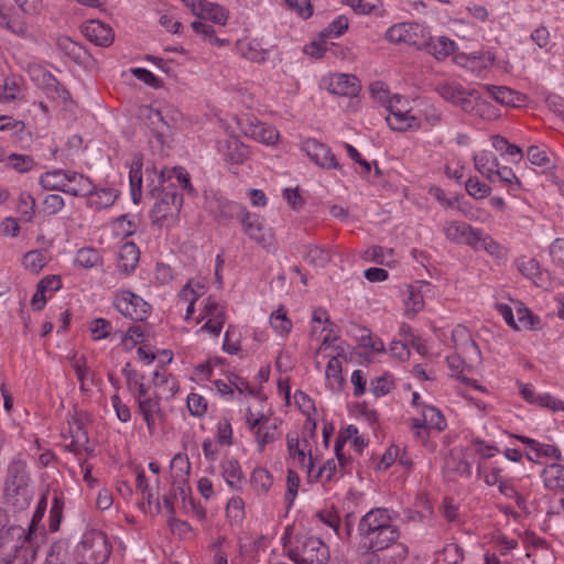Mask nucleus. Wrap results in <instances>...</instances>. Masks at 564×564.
<instances>
[{
  "instance_id": "obj_33",
  "label": "nucleus",
  "mask_w": 564,
  "mask_h": 564,
  "mask_svg": "<svg viewBox=\"0 0 564 564\" xmlns=\"http://www.w3.org/2000/svg\"><path fill=\"white\" fill-rule=\"evenodd\" d=\"M69 170L55 169L40 175L39 183L46 191L65 193Z\"/></svg>"
},
{
  "instance_id": "obj_17",
  "label": "nucleus",
  "mask_w": 564,
  "mask_h": 564,
  "mask_svg": "<svg viewBox=\"0 0 564 564\" xmlns=\"http://www.w3.org/2000/svg\"><path fill=\"white\" fill-rule=\"evenodd\" d=\"M453 62L466 68L473 75L482 77L485 73L494 65L495 56L489 52H474L470 54L460 52L454 55Z\"/></svg>"
},
{
  "instance_id": "obj_5",
  "label": "nucleus",
  "mask_w": 564,
  "mask_h": 564,
  "mask_svg": "<svg viewBox=\"0 0 564 564\" xmlns=\"http://www.w3.org/2000/svg\"><path fill=\"white\" fill-rule=\"evenodd\" d=\"M289 556L297 563L325 564L329 558V551L319 538L303 535L289 550Z\"/></svg>"
},
{
  "instance_id": "obj_39",
  "label": "nucleus",
  "mask_w": 564,
  "mask_h": 564,
  "mask_svg": "<svg viewBox=\"0 0 564 564\" xmlns=\"http://www.w3.org/2000/svg\"><path fill=\"white\" fill-rule=\"evenodd\" d=\"M514 310H516V327L514 330L522 329H538L540 328V318L535 316L522 302L514 301Z\"/></svg>"
},
{
  "instance_id": "obj_9",
  "label": "nucleus",
  "mask_w": 564,
  "mask_h": 564,
  "mask_svg": "<svg viewBox=\"0 0 564 564\" xmlns=\"http://www.w3.org/2000/svg\"><path fill=\"white\" fill-rule=\"evenodd\" d=\"M226 319V307L209 296L203 301V306L196 318L197 324L205 322L203 326L197 330V334L208 333L217 337L221 333Z\"/></svg>"
},
{
  "instance_id": "obj_36",
  "label": "nucleus",
  "mask_w": 564,
  "mask_h": 564,
  "mask_svg": "<svg viewBox=\"0 0 564 564\" xmlns=\"http://www.w3.org/2000/svg\"><path fill=\"white\" fill-rule=\"evenodd\" d=\"M147 191L153 197L156 198L163 195L164 191H172L170 185L164 186L167 180L166 171L158 172L155 169L145 170Z\"/></svg>"
},
{
  "instance_id": "obj_16",
  "label": "nucleus",
  "mask_w": 564,
  "mask_h": 564,
  "mask_svg": "<svg viewBox=\"0 0 564 564\" xmlns=\"http://www.w3.org/2000/svg\"><path fill=\"white\" fill-rule=\"evenodd\" d=\"M186 8L199 19L210 20L216 24L226 25L229 11L223 6L208 0H182Z\"/></svg>"
},
{
  "instance_id": "obj_30",
  "label": "nucleus",
  "mask_w": 564,
  "mask_h": 564,
  "mask_svg": "<svg viewBox=\"0 0 564 564\" xmlns=\"http://www.w3.org/2000/svg\"><path fill=\"white\" fill-rule=\"evenodd\" d=\"M139 260V248L134 242L127 241L120 247L117 267L121 272L129 274L137 268Z\"/></svg>"
},
{
  "instance_id": "obj_64",
  "label": "nucleus",
  "mask_w": 564,
  "mask_h": 564,
  "mask_svg": "<svg viewBox=\"0 0 564 564\" xmlns=\"http://www.w3.org/2000/svg\"><path fill=\"white\" fill-rule=\"evenodd\" d=\"M68 552L66 543L57 541L51 545L45 564H66Z\"/></svg>"
},
{
  "instance_id": "obj_46",
  "label": "nucleus",
  "mask_w": 564,
  "mask_h": 564,
  "mask_svg": "<svg viewBox=\"0 0 564 564\" xmlns=\"http://www.w3.org/2000/svg\"><path fill=\"white\" fill-rule=\"evenodd\" d=\"M251 485L258 495H267L273 485V476L267 468L258 467L251 474Z\"/></svg>"
},
{
  "instance_id": "obj_18",
  "label": "nucleus",
  "mask_w": 564,
  "mask_h": 564,
  "mask_svg": "<svg viewBox=\"0 0 564 564\" xmlns=\"http://www.w3.org/2000/svg\"><path fill=\"white\" fill-rule=\"evenodd\" d=\"M217 149L229 169L243 164L250 156L249 148L236 137L219 141Z\"/></svg>"
},
{
  "instance_id": "obj_22",
  "label": "nucleus",
  "mask_w": 564,
  "mask_h": 564,
  "mask_svg": "<svg viewBox=\"0 0 564 564\" xmlns=\"http://www.w3.org/2000/svg\"><path fill=\"white\" fill-rule=\"evenodd\" d=\"M236 47L238 54L248 61L261 64L269 58L270 48L263 44L261 39L242 37L237 41Z\"/></svg>"
},
{
  "instance_id": "obj_8",
  "label": "nucleus",
  "mask_w": 564,
  "mask_h": 564,
  "mask_svg": "<svg viewBox=\"0 0 564 564\" xmlns=\"http://www.w3.org/2000/svg\"><path fill=\"white\" fill-rule=\"evenodd\" d=\"M116 310L132 321H145L151 314V305L130 290H118L113 297Z\"/></svg>"
},
{
  "instance_id": "obj_38",
  "label": "nucleus",
  "mask_w": 564,
  "mask_h": 564,
  "mask_svg": "<svg viewBox=\"0 0 564 564\" xmlns=\"http://www.w3.org/2000/svg\"><path fill=\"white\" fill-rule=\"evenodd\" d=\"M503 469L496 463L477 462L476 475L482 479L487 486H497L505 478L502 476Z\"/></svg>"
},
{
  "instance_id": "obj_37",
  "label": "nucleus",
  "mask_w": 564,
  "mask_h": 564,
  "mask_svg": "<svg viewBox=\"0 0 564 564\" xmlns=\"http://www.w3.org/2000/svg\"><path fill=\"white\" fill-rule=\"evenodd\" d=\"M118 197L117 191L110 187L96 188L86 196L87 205L96 209H104L112 206Z\"/></svg>"
},
{
  "instance_id": "obj_51",
  "label": "nucleus",
  "mask_w": 564,
  "mask_h": 564,
  "mask_svg": "<svg viewBox=\"0 0 564 564\" xmlns=\"http://www.w3.org/2000/svg\"><path fill=\"white\" fill-rule=\"evenodd\" d=\"M48 262V253L44 250H31L23 257V265L26 270L39 273Z\"/></svg>"
},
{
  "instance_id": "obj_26",
  "label": "nucleus",
  "mask_w": 564,
  "mask_h": 564,
  "mask_svg": "<svg viewBox=\"0 0 564 564\" xmlns=\"http://www.w3.org/2000/svg\"><path fill=\"white\" fill-rule=\"evenodd\" d=\"M469 101L471 109L464 110L465 112L487 121H492L500 117V109L490 101L481 98L477 90H471Z\"/></svg>"
},
{
  "instance_id": "obj_4",
  "label": "nucleus",
  "mask_w": 564,
  "mask_h": 564,
  "mask_svg": "<svg viewBox=\"0 0 564 564\" xmlns=\"http://www.w3.org/2000/svg\"><path fill=\"white\" fill-rule=\"evenodd\" d=\"M387 124L393 131H417L421 129V117L416 116L408 98L393 95L387 105Z\"/></svg>"
},
{
  "instance_id": "obj_6",
  "label": "nucleus",
  "mask_w": 564,
  "mask_h": 564,
  "mask_svg": "<svg viewBox=\"0 0 564 564\" xmlns=\"http://www.w3.org/2000/svg\"><path fill=\"white\" fill-rule=\"evenodd\" d=\"M225 207L230 212L240 209V223L243 232L262 248L269 249L273 245V236L270 229L264 227V220L261 216L250 213L232 202H227Z\"/></svg>"
},
{
  "instance_id": "obj_14",
  "label": "nucleus",
  "mask_w": 564,
  "mask_h": 564,
  "mask_svg": "<svg viewBox=\"0 0 564 564\" xmlns=\"http://www.w3.org/2000/svg\"><path fill=\"white\" fill-rule=\"evenodd\" d=\"M426 36V29L416 22H401L391 25L384 39L392 44H421Z\"/></svg>"
},
{
  "instance_id": "obj_44",
  "label": "nucleus",
  "mask_w": 564,
  "mask_h": 564,
  "mask_svg": "<svg viewBox=\"0 0 564 564\" xmlns=\"http://www.w3.org/2000/svg\"><path fill=\"white\" fill-rule=\"evenodd\" d=\"M467 452L471 455L478 456L477 462H488L490 458L500 453V449L491 443H486L480 438H475L467 447Z\"/></svg>"
},
{
  "instance_id": "obj_29",
  "label": "nucleus",
  "mask_w": 564,
  "mask_h": 564,
  "mask_svg": "<svg viewBox=\"0 0 564 564\" xmlns=\"http://www.w3.org/2000/svg\"><path fill=\"white\" fill-rule=\"evenodd\" d=\"M0 28H4L20 37H29L30 30L26 22L11 10L0 7Z\"/></svg>"
},
{
  "instance_id": "obj_35",
  "label": "nucleus",
  "mask_w": 564,
  "mask_h": 564,
  "mask_svg": "<svg viewBox=\"0 0 564 564\" xmlns=\"http://www.w3.org/2000/svg\"><path fill=\"white\" fill-rule=\"evenodd\" d=\"M122 375L126 379V384L133 399L149 392V387L144 382V376L132 368L131 364H126L122 368Z\"/></svg>"
},
{
  "instance_id": "obj_10",
  "label": "nucleus",
  "mask_w": 564,
  "mask_h": 564,
  "mask_svg": "<svg viewBox=\"0 0 564 564\" xmlns=\"http://www.w3.org/2000/svg\"><path fill=\"white\" fill-rule=\"evenodd\" d=\"M159 200L154 204L151 217L154 224L173 225L181 212L183 205V197L178 195L175 189L164 191L163 195L158 197Z\"/></svg>"
},
{
  "instance_id": "obj_42",
  "label": "nucleus",
  "mask_w": 564,
  "mask_h": 564,
  "mask_svg": "<svg viewBox=\"0 0 564 564\" xmlns=\"http://www.w3.org/2000/svg\"><path fill=\"white\" fill-rule=\"evenodd\" d=\"M221 475L227 482L234 489L240 487L242 480V470L237 459L230 457L226 458L221 463Z\"/></svg>"
},
{
  "instance_id": "obj_50",
  "label": "nucleus",
  "mask_w": 564,
  "mask_h": 564,
  "mask_svg": "<svg viewBox=\"0 0 564 564\" xmlns=\"http://www.w3.org/2000/svg\"><path fill=\"white\" fill-rule=\"evenodd\" d=\"M142 162L140 159L133 160L130 171H129V180H130V192L132 196L133 203L138 204L141 199V186H142Z\"/></svg>"
},
{
  "instance_id": "obj_60",
  "label": "nucleus",
  "mask_w": 564,
  "mask_h": 564,
  "mask_svg": "<svg viewBox=\"0 0 564 564\" xmlns=\"http://www.w3.org/2000/svg\"><path fill=\"white\" fill-rule=\"evenodd\" d=\"M64 509V499L62 495L55 494L52 501V507L48 517V527L51 532H56L59 529Z\"/></svg>"
},
{
  "instance_id": "obj_43",
  "label": "nucleus",
  "mask_w": 564,
  "mask_h": 564,
  "mask_svg": "<svg viewBox=\"0 0 564 564\" xmlns=\"http://www.w3.org/2000/svg\"><path fill=\"white\" fill-rule=\"evenodd\" d=\"M482 87L500 105L516 106L519 100L518 94L509 87L495 85H484Z\"/></svg>"
},
{
  "instance_id": "obj_24",
  "label": "nucleus",
  "mask_w": 564,
  "mask_h": 564,
  "mask_svg": "<svg viewBox=\"0 0 564 564\" xmlns=\"http://www.w3.org/2000/svg\"><path fill=\"white\" fill-rule=\"evenodd\" d=\"M336 355L332 356L327 362L325 370V380L327 388L334 392L339 393L345 387V378L343 376V364L340 358H345V350L337 347Z\"/></svg>"
},
{
  "instance_id": "obj_3",
  "label": "nucleus",
  "mask_w": 564,
  "mask_h": 564,
  "mask_svg": "<svg viewBox=\"0 0 564 564\" xmlns=\"http://www.w3.org/2000/svg\"><path fill=\"white\" fill-rule=\"evenodd\" d=\"M245 420L248 429L254 436V442L260 452L282 436V421L279 417L263 412L256 413L251 409H247Z\"/></svg>"
},
{
  "instance_id": "obj_12",
  "label": "nucleus",
  "mask_w": 564,
  "mask_h": 564,
  "mask_svg": "<svg viewBox=\"0 0 564 564\" xmlns=\"http://www.w3.org/2000/svg\"><path fill=\"white\" fill-rule=\"evenodd\" d=\"M301 149L310 160L323 170H341V164L336 159L332 149L315 138H307L302 141Z\"/></svg>"
},
{
  "instance_id": "obj_21",
  "label": "nucleus",
  "mask_w": 564,
  "mask_h": 564,
  "mask_svg": "<svg viewBox=\"0 0 564 564\" xmlns=\"http://www.w3.org/2000/svg\"><path fill=\"white\" fill-rule=\"evenodd\" d=\"M82 32L89 42L101 47L110 46L115 40L112 28L100 20L85 22Z\"/></svg>"
},
{
  "instance_id": "obj_28",
  "label": "nucleus",
  "mask_w": 564,
  "mask_h": 564,
  "mask_svg": "<svg viewBox=\"0 0 564 564\" xmlns=\"http://www.w3.org/2000/svg\"><path fill=\"white\" fill-rule=\"evenodd\" d=\"M65 194L74 197H86L94 192V183L88 176L73 170H69Z\"/></svg>"
},
{
  "instance_id": "obj_13",
  "label": "nucleus",
  "mask_w": 564,
  "mask_h": 564,
  "mask_svg": "<svg viewBox=\"0 0 564 564\" xmlns=\"http://www.w3.org/2000/svg\"><path fill=\"white\" fill-rule=\"evenodd\" d=\"M134 401L138 405V413L147 424L149 434L153 435L164 416L160 397L149 391L135 398Z\"/></svg>"
},
{
  "instance_id": "obj_53",
  "label": "nucleus",
  "mask_w": 564,
  "mask_h": 564,
  "mask_svg": "<svg viewBox=\"0 0 564 564\" xmlns=\"http://www.w3.org/2000/svg\"><path fill=\"white\" fill-rule=\"evenodd\" d=\"M35 161L31 155L21 153H11L8 156L7 167L14 170L18 173H28L35 166Z\"/></svg>"
},
{
  "instance_id": "obj_32",
  "label": "nucleus",
  "mask_w": 564,
  "mask_h": 564,
  "mask_svg": "<svg viewBox=\"0 0 564 564\" xmlns=\"http://www.w3.org/2000/svg\"><path fill=\"white\" fill-rule=\"evenodd\" d=\"M474 242L475 245L471 247L474 250H485L498 260H507V248L500 245L489 235L485 234L484 230L480 229V235H477Z\"/></svg>"
},
{
  "instance_id": "obj_52",
  "label": "nucleus",
  "mask_w": 564,
  "mask_h": 564,
  "mask_svg": "<svg viewBox=\"0 0 564 564\" xmlns=\"http://www.w3.org/2000/svg\"><path fill=\"white\" fill-rule=\"evenodd\" d=\"M17 212L20 215V219L25 223L32 221L35 214V199L34 197L28 193L22 192L19 195L18 204H17Z\"/></svg>"
},
{
  "instance_id": "obj_41",
  "label": "nucleus",
  "mask_w": 564,
  "mask_h": 564,
  "mask_svg": "<svg viewBox=\"0 0 564 564\" xmlns=\"http://www.w3.org/2000/svg\"><path fill=\"white\" fill-rule=\"evenodd\" d=\"M420 414L421 416H423L425 429L427 430H435L436 432H442L447 426L443 413L434 405L422 404V411Z\"/></svg>"
},
{
  "instance_id": "obj_58",
  "label": "nucleus",
  "mask_w": 564,
  "mask_h": 564,
  "mask_svg": "<svg viewBox=\"0 0 564 564\" xmlns=\"http://www.w3.org/2000/svg\"><path fill=\"white\" fill-rule=\"evenodd\" d=\"M367 257L376 263L388 267H391L393 263H395L393 249L375 246L367 250Z\"/></svg>"
},
{
  "instance_id": "obj_20",
  "label": "nucleus",
  "mask_w": 564,
  "mask_h": 564,
  "mask_svg": "<svg viewBox=\"0 0 564 564\" xmlns=\"http://www.w3.org/2000/svg\"><path fill=\"white\" fill-rule=\"evenodd\" d=\"M443 234L451 242L458 245H467L473 247L480 229L471 227L469 224L459 220H447L443 224Z\"/></svg>"
},
{
  "instance_id": "obj_57",
  "label": "nucleus",
  "mask_w": 564,
  "mask_h": 564,
  "mask_svg": "<svg viewBox=\"0 0 564 564\" xmlns=\"http://www.w3.org/2000/svg\"><path fill=\"white\" fill-rule=\"evenodd\" d=\"M226 517L231 524L240 523L245 518V502L242 498L236 496L228 500L226 506Z\"/></svg>"
},
{
  "instance_id": "obj_62",
  "label": "nucleus",
  "mask_w": 564,
  "mask_h": 564,
  "mask_svg": "<svg viewBox=\"0 0 564 564\" xmlns=\"http://www.w3.org/2000/svg\"><path fill=\"white\" fill-rule=\"evenodd\" d=\"M494 173V182L499 181L503 185L511 186L512 189L520 188L521 183L511 167L501 165L499 163L498 167Z\"/></svg>"
},
{
  "instance_id": "obj_56",
  "label": "nucleus",
  "mask_w": 564,
  "mask_h": 564,
  "mask_svg": "<svg viewBox=\"0 0 564 564\" xmlns=\"http://www.w3.org/2000/svg\"><path fill=\"white\" fill-rule=\"evenodd\" d=\"M47 508V496L46 494L42 495L41 498L37 501L35 511L32 516L31 523L29 525L28 534L25 535V540L31 542L33 539V535L37 532V525L41 523L45 511Z\"/></svg>"
},
{
  "instance_id": "obj_11",
  "label": "nucleus",
  "mask_w": 564,
  "mask_h": 564,
  "mask_svg": "<svg viewBox=\"0 0 564 564\" xmlns=\"http://www.w3.org/2000/svg\"><path fill=\"white\" fill-rule=\"evenodd\" d=\"M78 552L86 564H102L109 556L106 536L99 531H89L83 535Z\"/></svg>"
},
{
  "instance_id": "obj_49",
  "label": "nucleus",
  "mask_w": 564,
  "mask_h": 564,
  "mask_svg": "<svg viewBox=\"0 0 564 564\" xmlns=\"http://www.w3.org/2000/svg\"><path fill=\"white\" fill-rule=\"evenodd\" d=\"M270 325L276 335L286 337L293 327L292 321L286 316L282 307L273 311L270 315Z\"/></svg>"
},
{
  "instance_id": "obj_31",
  "label": "nucleus",
  "mask_w": 564,
  "mask_h": 564,
  "mask_svg": "<svg viewBox=\"0 0 564 564\" xmlns=\"http://www.w3.org/2000/svg\"><path fill=\"white\" fill-rule=\"evenodd\" d=\"M474 167L489 182H494V172L499 165L498 158L488 150H482L473 155Z\"/></svg>"
},
{
  "instance_id": "obj_7",
  "label": "nucleus",
  "mask_w": 564,
  "mask_h": 564,
  "mask_svg": "<svg viewBox=\"0 0 564 564\" xmlns=\"http://www.w3.org/2000/svg\"><path fill=\"white\" fill-rule=\"evenodd\" d=\"M314 432L311 434H303L300 436L296 433H289L286 435V451L288 459L296 463L305 469L307 478L313 477L315 468V458L312 455V442Z\"/></svg>"
},
{
  "instance_id": "obj_27",
  "label": "nucleus",
  "mask_w": 564,
  "mask_h": 564,
  "mask_svg": "<svg viewBox=\"0 0 564 564\" xmlns=\"http://www.w3.org/2000/svg\"><path fill=\"white\" fill-rule=\"evenodd\" d=\"M245 133L253 140L267 145H273L279 140V131L270 124L251 120L245 128Z\"/></svg>"
},
{
  "instance_id": "obj_45",
  "label": "nucleus",
  "mask_w": 564,
  "mask_h": 564,
  "mask_svg": "<svg viewBox=\"0 0 564 564\" xmlns=\"http://www.w3.org/2000/svg\"><path fill=\"white\" fill-rule=\"evenodd\" d=\"M542 457L561 460L563 456L561 449L557 446L540 443L538 441L534 447H532V451L527 453V458L530 462H538Z\"/></svg>"
},
{
  "instance_id": "obj_34",
  "label": "nucleus",
  "mask_w": 564,
  "mask_h": 564,
  "mask_svg": "<svg viewBox=\"0 0 564 564\" xmlns=\"http://www.w3.org/2000/svg\"><path fill=\"white\" fill-rule=\"evenodd\" d=\"M457 43L446 36L431 37L429 42V52L438 61L457 54Z\"/></svg>"
},
{
  "instance_id": "obj_54",
  "label": "nucleus",
  "mask_w": 564,
  "mask_h": 564,
  "mask_svg": "<svg viewBox=\"0 0 564 564\" xmlns=\"http://www.w3.org/2000/svg\"><path fill=\"white\" fill-rule=\"evenodd\" d=\"M393 388L394 382L392 376L389 373H383L371 379L369 389L376 398H381L389 394Z\"/></svg>"
},
{
  "instance_id": "obj_1",
  "label": "nucleus",
  "mask_w": 564,
  "mask_h": 564,
  "mask_svg": "<svg viewBox=\"0 0 564 564\" xmlns=\"http://www.w3.org/2000/svg\"><path fill=\"white\" fill-rule=\"evenodd\" d=\"M395 520L397 513L387 508H372L366 512L357 525L360 547L370 552V555L392 547L395 560L403 562L409 550L399 542L401 531Z\"/></svg>"
},
{
  "instance_id": "obj_40",
  "label": "nucleus",
  "mask_w": 564,
  "mask_h": 564,
  "mask_svg": "<svg viewBox=\"0 0 564 564\" xmlns=\"http://www.w3.org/2000/svg\"><path fill=\"white\" fill-rule=\"evenodd\" d=\"M140 226V218L137 215H121L111 223V230L118 238L132 236Z\"/></svg>"
},
{
  "instance_id": "obj_55",
  "label": "nucleus",
  "mask_w": 564,
  "mask_h": 564,
  "mask_svg": "<svg viewBox=\"0 0 564 564\" xmlns=\"http://www.w3.org/2000/svg\"><path fill=\"white\" fill-rule=\"evenodd\" d=\"M497 486H498V490L501 495H503L505 497H507L509 499H513L520 509H525L527 497L522 492H520L516 489L512 478L503 479Z\"/></svg>"
},
{
  "instance_id": "obj_47",
  "label": "nucleus",
  "mask_w": 564,
  "mask_h": 564,
  "mask_svg": "<svg viewBox=\"0 0 564 564\" xmlns=\"http://www.w3.org/2000/svg\"><path fill=\"white\" fill-rule=\"evenodd\" d=\"M21 94V79L17 76H8L0 86V102L10 104Z\"/></svg>"
},
{
  "instance_id": "obj_48",
  "label": "nucleus",
  "mask_w": 564,
  "mask_h": 564,
  "mask_svg": "<svg viewBox=\"0 0 564 564\" xmlns=\"http://www.w3.org/2000/svg\"><path fill=\"white\" fill-rule=\"evenodd\" d=\"M357 435H359L358 427L356 425L346 426L337 436L335 442V454L340 467H344L347 463L346 456L343 454V448L346 442L352 441Z\"/></svg>"
},
{
  "instance_id": "obj_23",
  "label": "nucleus",
  "mask_w": 564,
  "mask_h": 564,
  "mask_svg": "<svg viewBox=\"0 0 564 564\" xmlns=\"http://www.w3.org/2000/svg\"><path fill=\"white\" fill-rule=\"evenodd\" d=\"M326 89L339 96H355L359 91L358 78L354 75L337 73L324 79Z\"/></svg>"
},
{
  "instance_id": "obj_25",
  "label": "nucleus",
  "mask_w": 564,
  "mask_h": 564,
  "mask_svg": "<svg viewBox=\"0 0 564 564\" xmlns=\"http://www.w3.org/2000/svg\"><path fill=\"white\" fill-rule=\"evenodd\" d=\"M558 462L545 465L541 471V478L545 489L555 494H564V465Z\"/></svg>"
},
{
  "instance_id": "obj_59",
  "label": "nucleus",
  "mask_w": 564,
  "mask_h": 564,
  "mask_svg": "<svg viewBox=\"0 0 564 564\" xmlns=\"http://www.w3.org/2000/svg\"><path fill=\"white\" fill-rule=\"evenodd\" d=\"M337 473V464L335 459L330 458L327 459L323 466H321L317 470L314 469L313 477L307 478L310 482H316V481H324L329 482L332 481Z\"/></svg>"
},
{
  "instance_id": "obj_61",
  "label": "nucleus",
  "mask_w": 564,
  "mask_h": 564,
  "mask_svg": "<svg viewBox=\"0 0 564 564\" xmlns=\"http://www.w3.org/2000/svg\"><path fill=\"white\" fill-rule=\"evenodd\" d=\"M304 258L310 264L323 268L330 261V253L318 246H310Z\"/></svg>"
},
{
  "instance_id": "obj_19",
  "label": "nucleus",
  "mask_w": 564,
  "mask_h": 564,
  "mask_svg": "<svg viewBox=\"0 0 564 564\" xmlns=\"http://www.w3.org/2000/svg\"><path fill=\"white\" fill-rule=\"evenodd\" d=\"M436 91L446 101L460 107L464 110H470L471 90H466L462 84L456 80L444 79L437 83Z\"/></svg>"
},
{
  "instance_id": "obj_63",
  "label": "nucleus",
  "mask_w": 564,
  "mask_h": 564,
  "mask_svg": "<svg viewBox=\"0 0 564 564\" xmlns=\"http://www.w3.org/2000/svg\"><path fill=\"white\" fill-rule=\"evenodd\" d=\"M516 264L521 274L528 279L534 280L540 275V263L534 258L522 256Z\"/></svg>"
},
{
  "instance_id": "obj_2",
  "label": "nucleus",
  "mask_w": 564,
  "mask_h": 564,
  "mask_svg": "<svg viewBox=\"0 0 564 564\" xmlns=\"http://www.w3.org/2000/svg\"><path fill=\"white\" fill-rule=\"evenodd\" d=\"M3 491L8 503L17 509H25L32 501L31 475L28 463L21 455L8 463Z\"/></svg>"
},
{
  "instance_id": "obj_15",
  "label": "nucleus",
  "mask_w": 564,
  "mask_h": 564,
  "mask_svg": "<svg viewBox=\"0 0 564 564\" xmlns=\"http://www.w3.org/2000/svg\"><path fill=\"white\" fill-rule=\"evenodd\" d=\"M452 341L454 348L462 355L465 361L469 364L480 362V348L466 326L457 325L452 330Z\"/></svg>"
}]
</instances>
